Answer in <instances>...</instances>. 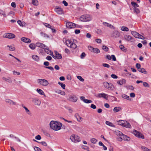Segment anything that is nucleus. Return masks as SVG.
Instances as JSON below:
<instances>
[{
	"instance_id": "ddd939ff",
	"label": "nucleus",
	"mask_w": 151,
	"mask_h": 151,
	"mask_svg": "<svg viewBox=\"0 0 151 151\" xmlns=\"http://www.w3.org/2000/svg\"><path fill=\"white\" fill-rule=\"evenodd\" d=\"M44 65L46 66H45L44 68H46L50 70L51 71H53L54 70V69L53 67L52 66H47L49 65V63L48 62L45 61L44 62Z\"/></svg>"
},
{
	"instance_id": "8fccbe9b",
	"label": "nucleus",
	"mask_w": 151,
	"mask_h": 151,
	"mask_svg": "<svg viewBox=\"0 0 151 151\" xmlns=\"http://www.w3.org/2000/svg\"><path fill=\"white\" fill-rule=\"evenodd\" d=\"M102 48L106 52L108 51L109 50L108 47L105 45H103L102 46Z\"/></svg>"
},
{
	"instance_id": "09e8293b",
	"label": "nucleus",
	"mask_w": 151,
	"mask_h": 151,
	"mask_svg": "<svg viewBox=\"0 0 151 151\" xmlns=\"http://www.w3.org/2000/svg\"><path fill=\"white\" fill-rule=\"evenodd\" d=\"M91 142L93 144H95L97 142V140L94 138H92L91 139Z\"/></svg>"
},
{
	"instance_id": "680f3d73",
	"label": "nucleus",
	"mask_w": 151,
	"mask_h": 151,
	"mask_svg": "<svg viewBox=\"0 0 151 151\" xmlns=\"http://www.w3.org/2000/svg\"><path fill=\"white\" fill-rule=\"evenodd\" d=\"M102 65L104 67H106L107 68H109L110 66L109 65L106 63H103L102 64Z\"/></svg>"
},
{
	"instance_id": "a211bd4d",
	"label": "nucleus",
	"mask_w": 151,
	"mask_h": 151,
	"mask_svg": "<svg viewBox=\"0 0 151 151\" xmlns=\"http://www.w3.org/2000/svg\"><path fill=\"white\" fill-rule=\"evenodd\" d=\"M36 46L37 47H39L41 48L44 49L45 47H46V46L43 44V43H40V42H37L36 44Z\"/></svg>"
},
{
	"instance_id": "5fc2aeb1",
	"label": "nucleus",
	"mask_w": 151,
	"mask_h": 151,
	"mask_svg": "<svg viewBox=\"0 0 151 151\" xmlns=\"http://www.w3.org/2000/svg\"><path fill=\"white\" fill-rule=\"evenodd\" d=\"M77 78L80 80L82 82H83L84 81V79H83L81 76H77Z\"/></svg>"
},
{
	"instance_id": "0e129e2a",
	"label": "nucleus",
	"mask_w": 151,
	"mask_h": 151,
	"mask_svg": "<svg viewBox=\"0 0 151 151\" xmlns=\"http://www.w3.org/2000/svg\"><path fill=\"white\" fill-rule=\"evenodd\" d=\"M134 12H135L137 14L139 13L140 12V11H139V9L138 8H134Z\"/></svg>"
},
{
	"instance_id": "ea45409f",
	"label": "nucleus",
	"mask_w": 151,
	"mask_h": 151,
	"mask_svg": "<svg viewBox=\"0 0 151 151\" xmlns=\"http://www.w3.org/2000/svg\"><path fill=\"white\" fill-rule=\"evenodd\" d=\"M131 4L134 7V8L139 6L138 5L134 2H132Z\"/></svg>"
},
{
	"instance_id": "6e6552de",
	"label": "nucleus",
	"mask_w": 151,
	"mask_h": 151,
	"mask_svg": "<svg viewBox=\"0 0 151 151\" xmlns=\"http://www.w3.org/2000/svg\"><path fill=\"white\" fill-rule=\"evenodd\" d=\"M55 11L58 14H63V11L62 8L56 6L55 9Z\"/></svg>"
},
{
	"instance_id": "7ed1b4c3",
	"label": "nucleus",
	"mask_w": 151,
	"mask_h": 151,
	"mask_svg": "<svg viewBox=\"0 0 151 151\" xmlns=\"http://www.w3.org/2000/svg\"><path fill=\"white\" fill-rule=\"evenodd\" d=\"M70 139L73 142H78L81 141L80 137L74 134H73L70 136Z\"/></svg>"
},
{
	"instance_id": "c85d7f7f",
	"label": "nucleus",
	"mask_w": 151,
	"mask_h": 151,
	"mask_svg": "<svg viewBox=\"0 0 151 151\" xmlns=\"http://www.w3.org/2000/svg\"><path fill=\"white\" fill-rule=\"evenodd\" d=\"M32 58L35 60L37 62H38L39 60V57L37 55H34L32 56Z\"/></svg>"
},
{
	"instance_id": "2eb2a0df",
	"label": "nucleus",
	"mask_w": 151,
	"mask_h": 151,
	"mask_svg": "<svg viewBox=\"0 0 151 151\" xmlns=\"http://www.w3.org/2000/svg\"><path fill=\"white\" fill-rule=\"evenodd\" d=\"M80 99L86 103L88 104L92 102V101L91 100L85 99V97L83 96H81Z\"/></svg>"
},
{
	"instance_id": "603ef678",
	"label": "nucleus",
	"mask_w": 151,
	"mask_h": 151,
	"mask_svg": "<svg viewBox=\"0 0 151 151\" xmlns=\"http://www.w3.org/2000/svg\"><path fill=\"white\" fill-rule=\"evenodd\" d=\"M24 108L26 112L29 115H31V114L29 112V110L26 107H24Z\"/></svg>"
},
{
	"instance_id": "cd10ccee",
	"label": "nucleus",
	"mask_w": 151,
	"mask_h": 151,
	"mask_svg": "<svg viewBox=\"0 0 151 151\" xmlns=\"http://www.w3.org/2000/svg\"><path fill=\"white\" fill-rule=\"evenodd\" d=\"M121 110V108L120 107H116L113 109V111L115 113L118 112Z\"/></svg>"
},
{
	"instance_id": "c756f323",
	"label": "nucleus",
	"mask_w": 151,
	"mask_h": 151,
	"mask_svg": "<svg viewBox=\"0 0 151 151\" xmlns=\"http://www.w3.org/2000/svg\"><path fill=\"white\" fill-rule=\"evenodd\" d=\"M115 133L117 136L120 137H122L123 134L121 132L118 130L115 131Z\"/></svg>"
},
{
	"instance_id": "4c0bfd02",
	"label": "nucleus",
	"mask_w": 151,
	"mask_h": 151,
	"mask_svg": "<svg viewBox=\"0 0 151 151\" xmlns=\"http://www.w3.org/2000/svg\"><path fill=\"white\" fill-rule=\"evenodd\" d=\"M121 29L122 30L124 31H128L129 30V29L128 27H124V26H122L121 28Z\"/></svg>"
},
{
	"instance_id": "bf43d9fd",
	"label": "nucleus",
	"mask_w": 151,
	"mask_h": 151,
	"mask_svg": "<svg viewBox=\"0 0 151 151\" xmlns=\"http://www.w3.org/2000/svg\"><path fill=\"white\" fill-rule=\"evenodd\" d=\"M72 42L70 40H66V45L68 46L69 47V46L68 45V43L70 44H71L72 43Z\"/></svg>"
},
{
	"instance_id": "6ab92c4d",
	"label": "nucleus",
	"mask_w": 151,
	"mask_h": 151,
	"mask_svg": "<svg viewBox=\"0 0 151 151\" xmlns=\"http://www.w3.org/2000/svg\"><path fill=\"white\" fill-rule=\"evenodd\" d=\"M21 40L22 41L27 43H29L31 42V40L30 39L25 37L22 38Z\"/></svg>"
},
{
	"instance_id": "a18cd8bd",
	"label": "nucleus",
	"mask_w": 151,
	"mask_h": 151,
	"mask_svg": "<svg viewBox=\"0 0 151 151\" xmlns=\"http://www.w3.org/2000/svg\"><path fill=\"white\" fill-rule=\"evenodd\" d=\"M93 52L95 53H99L100 52V51L98 49L94 48Z\"/></svg>"
},
{
	"instance_id": "b1692460",
	"label": "nucleus",
	"mask_w": 151,
	"mask_h": 151,
	"mask_svg": "<svg viewBox=\"0 0 151 151\" xmlns=\"http://www.w3.org/2000/svg\"><path fill=\"white\" fill-rule=\"evenodd\" d=\"M126 82V80L124 79H122L121 80L118 81L117 83L120 85H122L124 83H125Z\"/></svg>"
},
{
	"instance_id": "72a5a7b5",
	"label": "nucleus",
	"mask_w": 151,
	"mask_h": 151,
	"mask_svg": "<svg viewBox=\"0 0 151 151\" xmlns=\"http://www.w3.org/2000/svg\"><path fill=\"white\" fill-rule=\"evenodd\" d=\"M122 96L123 98L124 99H126L129 100H131V99H130L129 96H128L127 95L125 94H122Z\"/></svg>"
},
{
	"instance_id": "9d476101",
	"label": "nucleus",
	"mask_w": 151,
	"mask_h": 151,
	"mask_svg": "<svg viewBox=\"0 0 151 151\" xmlns=\"http://www.w3.org/2000/svg\"><path fill=\"white\" fill-rule=\"evenodd\" d=\"M96 96L97 98H104L106 100L108 99V95L104 93H98L97 94Z\"/></svg>"
},
{
	"instance_id": "4468645a",
	"label": "nucleus",
	"mask_w": 151,
	"mask_h": 151,
	"mask_svg": "<svg viewBox=\"0 0 151 151\" xmlns=\"http://www.w3.org/2000/svg\"><path fill=\"white\" fill-rule=\"evenodd\" d=\"M5 102L6 103L9 104L11 105H16V102L9 99H5Z\"/></svg>"
},
{
	"instance_id": "a878e982",
	"label": "nucleus",
	"mask_w": 151,
	"mask_h": 151,
	"mask_svg": "<svg viewBox=\"0 0 151 151\" xmlns=\"http://www.w3.org/2000/svg\"><path fill=\"white\" fill-rule=\"evenodd\" d=\"M125 38L126 40L128 41H132L133 40V38L130 35L125 36Z\"/></svg>"
},
{
	"instance_id": "4d7b16f0",
	"label": "nucleus",
	"mask_w": 151,
	"mask_h": 151,
	"mask_svg": "<svg viewBox=\"0 0 151 151\" xmlns=\"http://www.w3.org/2000/svg\"><path fill=\"white\" fill-rule=\"evenodd\" d=\"M34 148L35 151H41V149L35 146Z\"/></svg>"
},
{
	"instance_id": "39448f33",
	"label": "nucleus",
	"mask_w": 151,
	"mask_h": 151,
	"mask_svg": "<svg viewBox=\"0 0 151 151\" xmlns=\"http://www.w3.org/2000/svg\"><path fill=\"white\" fill-rule=\"evenodd\" d=\"M133 133L136 137L139 138H141L142 139H144L145 138L144 135L137 130H134L133 132Z\"/></svg>"
},
{
	"instance_id": "20e7f679",
	"label": "nucleus",
	"mask_w": 151,
	"mask_h": 151,
	"mask_svg": "<svg viewBox=\"0 0 151 151\" xmlns=\"http://www.w3.org/2000/svg\"><path fill=\"white\" fill-rule=\"evenodd\" d=\"M37 81L39 84L43 86H47L49 84L48 82L45 79H38Z\"/></svg>"
},
{
	"instance_id": "58836bf2",
	"label": "nucleus",
	"mask_w": 151,
	"mask_h": 151,
	"mask_svg": "<svg viewBox=\"0 0 151 151\" xmlns=\"http://www.w3.org/2000/svg\"><path fill=\"white\" fill-rule=\"evenodd\" d=\"M114 88V86L111 83H109V88L108 89L113 90Z\"/></svg>"
},
{
	"instance_id": "13d9d810",
	"label": "nucleus",
	"mask_w": 151,
	"mask_h": 151,
	"mask_svg": "<svg viewBox=\"0 0 151 151\" xmlns=\"http://www.w3.org/2000/svg\"><path fill=\"white\" fill-rule=\"evenodd\" d=\"M141 148L144 151H150V149H149L147 147H142Z\"/></svg>"
},
{
	"instance_id": "2f4dec72",
	"label": "nucleus",
	"mask_w": 151,
	"mask_h": 151,
	"mask_svg": "<svg viewBox=\"0 0 151 151\" xmlns=\"http://www.w3.org/2000/svg\"><path fill=\"white\" fill-rule=\"evenodd\" d=\"M123 127H126V128H131V126L129 123L127 121H125L124 126Z\"/></svg>"
},
{
	"instance_id": "e433bc0d",
	"label": "nucleus",
	"mask_w": 151,
	"mask_h": 151,
	"mask_svg": "<svg viewBox=\"0 0 151 151\" xmlns=\"http://www.w3.org/2000/svg\"><path fill=\"white\" fill-rule=\"evenodd\" d=\"M77 47V45L74 43H72L70 45V47L73 48L74 49H76Z\"/></svg>"
},
{
	"instance_id": "3c124183",
	"label": "nucleus",
	"mask_w": 151,
	"mask_h": 151,
	"mask_svg": "<svg viewBox=\"0 0 151 151\" xmlns=\"http://www.w3.org/2000/svg\"><path fill=\"white\" fill-rule=\"evenodd\" d=\"M40 34H41V35L44 37H47V38H48L49 37V36L47 35L46 34H45V33H43V32H41L40 33Z\"/></svg>"
},
{
	"instance_id": "c03bdc74",
	"label": "nucleus",
	"mask_w": 151,
	"mask_h": 151,
	"mask_svg": "<svg viewBox=\"0 0 151 151\" xmlns=\"http://www.w3.org/2000/svg\"><path fill=\"white\" fill-rule=\"evenodd\" d=\"M103 84L104 87L105 88L108 89L109 88V83H108L107 82H105Z\"/></svg>"
},
{
	"instance_id": "338daca9",
	"label": "nucleus",
	"mask_w": 151,
	"mask_h": 151,
	"mask_svg": "<svg viewBox=\"0 0 151 151\" xmlns=\"http://www.w3.org/2000/svg\"><path fill=\"white\" fill-rule=\"evenodd\" d=\"M95 41L98 43H100L102 42L101 40L100 39H97L95 40Z\"/></svg>"
},
{
	"instance_id": "37998d69",
	"label": "nucleus",
	"mask_w": 151,
	"mask_h": 151,
	"mask_svg": "<svg viewBox=\"0 0 151 151\" xmlns=\"http://www.w3.org/2000/svg\"><path fill=\"white\" fill-rule=\"evenodd\" d=\"M29 47L32 50H34L35 47V45L33 43H31L29 45Z\"/></svg>"
},
{
	"instance_id": "052dcab7",
	"label": "nucleus",
	"mask_w": 151,
	"mask_h": 151,
	"mask_svg": "<svg viewBox=\"0 0 151 151\" xmlns=\"http://www.w3.org/2000/svg\"><path fill=\"white\" fill-rule=\"evenodd\" d=\"M111 76L112 78L114 79H116L118 78V76L114 74H112L111 75Z\"/></svg>"
},
{
	"instance_id": "79ce46f5",
	"label": "nucleus",
	"mask_w": 151,
	"mask_h": 151,
	"mask_svg": "<svg viewBox=\"0 0 151 151\" xmlns=\"http://www.w3.org/2000/svg\"><path fill=\"white\" fill-rule=\"evenodd\" d=\"M7 47H9V50L10 51H14L15 50V48L14 47L12 46H9L8 45Z\"/></svg>"
},
{
	"instance_id": "774afa93",
	"label": "nucleus",
	"mask_w": 151,
	"mask_h": 151,
	"mask_svg": "<svg viewBox=\"0 0 151 151\" xmlns=\"http://www.w3.org/2000/svg\"><path fill=\"white\" fill-rule=\"evenodd\" d=\"M44 24L45 25V26L47 27L48 28H51V27H52L50 25V24H47L46 23H44Z\"/></svg>"
},
{
	"instance_id": "9b49d317",
	"label": "nucleus",
	"mask_w": 151,
	"mask_h": 151,
	"mask_svg": "<svg viewBox=\"0 0 151 151\" xmlns=\"http://www.w3.org/2000/svg\"><path fill=\"white\" fill-rule=\"evenodd\" d=\"M4 37L9 39H12L14 38L15 36L13 34L7 33H6L5 35H4Z\"/></svg>"
},
{
	"instance_id": "aec40b11",
	"label": "nucleus",
	"mask_w": 151,
	"mask_h": 151,
	"mask_svg": "<svg viewBox=\"0 0 151 151\" xmlns=\"http://www.w3.org/2000/svg\"><path fill=\"white\" fill-rule=\"evenodd\" d=\"M75 116L77 120L79 122H81L82 121V118L78 114L76 113L75 115Z\"/></svg>"
},
{
	"instance_id": "864d4df0",
	"label": "nucleus",
	"mask_w": 151,
	"mask_h": 151,
	"mask_svg": "<svg viewBox=\"0 0 151 151\" xmlns=\"http://www.w3.org/2000/svg\"><path fill=\"white\" fill-rule=\"evenodd\" d=\"M38 142V143H40L42 145L44 146H47V144L45 142L43 141V142Z\"/></svg>"
},
{
	"instance_id": "412c9836",
	"label": "nucleus",
	"mask_w": 151,
	"mask_h": 151,
	"mask_svg": "<svg viewBox=\"0 0 151 151\" xmlns=\"http://www.w3.org/2000/svg\"><path fill=\"white\" fill-rule=\"evenodd\" d=\"M122 137L123 139L125 141H128L130 139V138L129 137H128L127 135L124 134H123Z\"/></svg>"
},
{
	"instance_id": "de8ad7c7",
	"label": "nucleus",
	"mask_w": 151,
	"mask_h": 151,
	"mask_svg": "<svg viewBox=\"0 0 151 151\" xmlns=\"http://www.w3.org/2000/svg\"><path fill=\"white\" fill-rule=\"evenodd\" d=\"M126 88L127 89H129L132 90H133L134 89V88L132 86L128 85L126 86Z\"/></svg>"
},
{
	"instance_id": "473e14b6",
	"label": "nucleus",
	"mask_w": 151,
	"mask_h": 151,
	"mask_svg": "<svg viewBox=\"0 0 151 151\" xmlns=\"http://www.w3.org/2000/svg\"><path fill=\"white\" fill-rule=\"evenodd\" d=\"M119 47L121 50L124 52H126L127 51L126 48L125 49V47L122 45H121L119 46Z\"/></svg>"
},
{
	"instance_id": "393cba45",
	"label": "nucleus",
	"mask_w": 151,
	"mask_h": 151,
	"mask_svg": "<svg viewBox=\"0 0 151 151\" xmlns=\"http://www.w3.org/2000/svg\"><path fill=\"white\" fill-rule=\"evenodd\" d=\"M2 79L10 83H11L12 82V80L10 77H9L8 78H6L5 77H3Z\"/></svg>"
},
{
	"instance_id": "f03ea898",
	"label": "nucleus",
	"mask_w": 151,
	"mask_h": 151,
	"mask_svg": "<svg viewBox=\"0 0 151 151\" xmlns=\"http://www.w3.org/2000/svg\"><path fill=\"white\" fill-rule=\"evenodd\" d=\"M80 20L82 22H89L92 19V17L89 15H83L80 17Z\"/></svg>"
},
{
	"instance_id": "bb28decb",
	"label": "nucleus",
	"mask_w": 151,
	"mask_h": 151,
	"mask_svg": "<svg viewBox=\"0 0 151 151\" xmlns=\"http://www.w3.org/2000/svg\"><path fill=\"white\" fill-rule=\"evenodd\" d=\"M125 121L122 120H120L119 121H117L118 124L119 125H121L123 127L124 126V124H125Z\"/></svg>"
},
{
	"instance_id": "c9c22d12",
	"label": "nucleus",
	"mask_w": 151,
	"mask_h": 151,
	"mask_svg": "<svg viewBox=\"0 0 151 151\" xmlns=\"http://www.w3.org/2000/svg\"><path fill=\"white\" fill-rule=\"evenodd\" d=\"M37 91L41 95H45L42 89L37 88Z\"/></svg>"
},
{
	"instance_id": "0eeeda50",
	"label": "nucleus",
	"mask_w": 151,
	"mask_h": 151,
	"mask_svg": "<svg viewBox=\"0 0 151 151\" xmlns=\"http://www.w3.org/2000/svg\"><path fill=\"white\" fill-rule=\"evenodd\" d=\"M54 53L55 55L54 56L53 55H52L54 58L55 59H60L62 58V56L61 54H60L57 51H54Z\"/></svg>"
},
{
	"instance_id": "69168bd1",
	"label": "nucleus",
	"mask_w": 151,
	"mask_h": 151,
	"mask_svg": "<svg viewBox=\"0 0 151 151\" xmlns=\"http://www.w3.org/2000/svg\"><path fill=\"white\" fill-rule=\"evenodd\" d=\"M35 138L36 139L40 140L41 139V137L40 135H38L35 137Z\"/></svg>"
},
{
	"instance_id": "f257e3e1",
	"label": "nucleus",
	"mask_w": 151,
	"mask_h": 151,
	"mask_svg": "<svg viewBox=\"0 0 151 151\" xmlns=\"http://www.w3.org/2000/svg\"><path fill=\"white\" fill-rule=\"evenodd\" d=\"M51 128L55 131H58L61 129L62 124L57 121H51L50 124Z\"/></svg>"
},
{
	"instance_id": "f704fd0d",
	"label": "nucleus",
	"mask_w": 151,
	"mask_h": 151,
	"mask_svg": "<svg viewBox=\"0 0 151 151\" xmlns=\"http://www.w3.org/2000/svg\"><path fill=\"white\" fill-rule=\"evenodd\" d=\"M44 50L47 54L51 55V53H52V52L50 50H49V48H45Z\"/></svg>"
},
{
	"instance_id": "6e6d98bb",
	"label": "nucleus",
	"mask_w": 151,
	"mask_h": 151,
	"mask_svg": "<svg viewBox=\"0 0 151 151\" xmlns=\"http://www.w3.org/2000/svg\"><path fill=\"white\" fill-rule=\"evenodd\" d=\"M143 85L145 87H149V84L146 82H143Z\"/></svg>"
},
{
	"instance_id": "7c9ffc66",
	"label": "nucleus",
	"mask_w": 151,
	"mask_h": 151,
	"mask_svg": "<svg viewBox=\"0 0 151 151\" xmlns=\"http://www.w3.org/2000/svg\"><path fill=\"white\" fill-rule=\"evenodd\" d=\"M105 123L106 125L109 126L114 127H115V126L112 123L109 121H106V122Z\"/></svg>"
},
{
	"instance_id": "a19ab883",
	"label": "nucleus",
	"mask_w": 151,
	"mask_h": 151,
	"mask_svg": "<svg viewBox=\"0 0 151 151\" xmlns=\"http://www.w3.org/2000/svg\"><path fill=\"white\" fill-rule=\"evenodd\" d=\"M58 84L61 86V87L63 89H65V84L63 83H62L59 82H58Z\"/></svg>"
},
{
	"instance_id": "5701e85b",
	"label": "nucleus",
	"mask_w": 151,
	"mask_h": 151,
	"mask_svg": "<svg viewBox=\"0 0 151 151\" xmlns=\"http://www.w3.org/2000/svg\"><path fill=\"white\" fill-rule=\"evenodd\" d=\"M103 24L104 25L106 26L110 27L111 29H112V28H113V29H114V26L112 25L111 24H110L109 23H108L106 22H103Z\"/></svg>"
},
{
	"instance_id": "e2e57ef3",
	"label": "nucleus",
	"mask_w": 151,
	"mask_h": 151,
	"mask_svg": "<svg viewBox=\"0 0 151 151\" xmlns=\"http://www.w3.org/2000/svg\"><path fill=\"white\" fill-rule=\"evenodd\" d=\"M86 56V54L85 52H82L81 55V59L83 58Z\"/></svg>"
},
{
	"instance_id": "f8f14e48",
	"label": "nucleus",
	"mask_w": 151,
	"mask_h": 151,
	"mask_svg": "<svg viewBox=\"0 0 151 151\" xmlns=\"http://www.w3.org/2000/svg\"><path fill=\"white\" fill-rule=\"evenodd\" d=\"M32 101L35 105L38 106H40L41 103L40 100L37 98H32Z\"/></svg>"
},
{
	"instance_id": "dca6fc26",
	"label": "nucleus",
	"mask_w": 151,
	"mask_h": 151,
	"mask_svg": "<svg viewBox=\"0 0 151 151\" xmlns=\"http://www.w3.org/2000/svg\"><path fill=\"white\" fill-rule=\"evenodd\" d=\"M120 33L117 31H114L112 35V37L114 38H117L119 37Z\"/></svg>"
},
{
	"instance_id": "423d86ee",
	"label": "nucleus",
	"mask_w": 151,
	"mask_h": 151,
	"mask_svg": "<svg viewBox=\"0 0 151 151\" xmlns=\"http://www.w3.org/2000/svg\"><path fill=\"white\" fill-rule=\"evenodd\" d=\"M68 100L71 102H76L78 100V98L74 95H70L69 96V98L68 99Z\"/></svg>"
},
{
	"instance_id": "1a4fd4ad",
	"label": "nucleus",
	"mask_w": 151,
	"mask_h": 151,
	"mask_svg": "<svg viewBox=\"0 0 151 151\" xmlns=\"http://www.w3.org/2000/svg\"><path fill=\"white\" fill-rule=\"evenodd\" d=\"M76 25L77 27L78 25H76V24L71 22H68L66 23V27L70 29L76 27Z\"/></svg>"
},
{
	"instance_id": "f3484780",
	"label": "nucleus",
	"mask_w": 151,
	"mask_h": 151,
	"mask_svg": "<svg viewBox=\"0 0 151 151\" xmlns=\"http://www.w3.org/2000/svg\"><path fill=\"white\" fill-rule=\"evenodd\" d=\"M131 34L136 38H139L140 36H142V35L139 34L136 32L134 31H132Z\"/></svg>"
},
{
	"instance_id": "4be33fe9",
	"label": "nucleus",
	"mask_w": 151,
	"mask_h": 151,
	"mask_svg": "<svg viewBox=\"0 0 151 151\" xmlns=\"http://www.w3.org/2000/svg\"><path fill=\"white\" fill-rule=\"evenodd\" d=\"M138 70L139 72L144 74H146L147 73V71L145 70L144 68H140L139 69H138Z\"/></svg>"
},
{
	"instance_id": "49530a36",
	"label": "nucleus",
	"mask_w": 151,
	"mask_h": 151,
	"mask_svg": "<svg viewBox=\"0 0 151 151\" xmlns=\"http://www.w3.org/2000/svg\"><path fill=\"white\" fill-rule=\"evenodd\" d=\"M32 3L34 5L37 6L38 5V2L37 0H32Z\"/></svg>"
}]
</instances>
